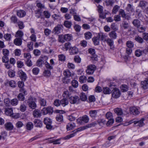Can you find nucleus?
Segmentation results:
<instances>
[{
	"label": "nucleus",
	"mask_w": 148,
	"mask_h": 148,
	"mask_svg": "<svg viewBox=\"0 0 148 148\" xmlns=\"http://www.w3.org/2000/svg\"><path fill=\"white\" fill-rule=\"evenodd\" d=\"M142 87L144 90L147 88L148 87V77L145 79V80L141 82Z\"/></svg>",
	"instance_id": "obj_18"
},
{
	"label": "nucleus",
	"mask_w": 148,
	"mask_h": 148,
	"mask_svg": "<svg viewBox=\"0 0 148 148\" xmlns=\"http://www.w3.org/2000/svg\"><path fill=\"white\" fill-rule=\"evenodd\" d=\"M23 35V33L21 31L18 30L16 33V34L15 35V37H19L20 38H21L22 37Z\"/></svg>",
	"instance_id": "obj_44"
},
{
	"label": "nucleus",
	"mask_w": 148,
	"mask_h": 148,
	"mask_svg": "<svg viewBox=\"0 0 148 148\" xmlns=\"http://www.w3.org/2000/svg\"><path fill=\"white\" fill-rule=\"evenodd\" d=\"M4 102L5 105L9 106L10 105V101L9 98H6L4 99Z\"/></svg>",
	"instance_id": "obj_51"
},
{
	"label": "nucleus",
	"mask_w": 148,
	"mask_h": 148,
	"mask_svg": "<svg viewBox=\"0 0 148 148\" xmlns=\"http://www.w3.org/2000/svg\"><path fill=\"white\" fill-rule=\"evenodd\" d=\"M80 97L82 101H85L87 99V97L86 95L83 93H82L80 94Z\"/></svg>",
	"instance_id": "obj_43"
},
{
	"label": "nucleus",
	"mask_w": 148,
	"mask_h": 148,
	"mask_svg": "<svg viewBox=\"0 0 148 148\" xmlns=\"http://www.w3.org/2000/svg\"><path fill=\"white\" fill-rule=\"evenodd\" d=\"M73 18L74 20L76 21L79 22L81 21L80 17L77 14L74 15Z\"/></svg>",
	"instance_id": "obj_60"
},
{
	"label": "nucleus",
	"mask_w": 148,
	"mask_h": 148,
	"mask_svg": "<svg viewBox=\"0 0 148 148\" xmlns=\"http://www.w3.org/2000/svg\"><path fill=\"white\" fill-rule=\"evenodd\" d=\"M45 64L46 67L47 69H48L49 70H51L53 69V66H52V65H51V64H50L47 62H45Z\"/></svg>",
	"instance_id": "obj_57"
},
{
	"label": "nucleus",
	"mask_w": 148,
	"mask_h": 148,
	"mask_svg": "<svg viewBox=\"0 0 148 148\" xmlns=\"http://www.w3.org/2000/svg\"><path fill=\"white\" fill-rule=\"evenodd\" d=\"M63 74L64 76L67 77H69L71 76V72L68 69L64 70L63 72Z\"/></svg>",
	"instance_id": "obj_35"
},
{
	"label": "nucleus",
	"mask_w": 148,
	"mask_h": 148,
	"mask_svg": "<svg viewBox=\"0 0 148 148\" xmlns=\"http://www.w3.org/2000/svg\"><path fill=\"white\" fill-rule=\"evenodd\" d=\"M90 114L92 117H95L97 114V111L95 110H90Z\"/></svg>",
	"instance_id": "obj_49"
},
{
	"label": "nucleus",
	"mask_w": 148,
	"mask_h": 148,
	"mask_svg": "<svg viewBox=\"0 0 148 148\" xmlns=\"http://www.w3.org/2000/svg\"><path fill=\"white\" fill-rule=\"evenodd\" d=\"M53 112V108L51 106L46 108H44L41 110V114L46 115L47 114H52Z\"/></svg>",
	"instance_id": "obj_6"
},
{
	"label": "nucleus",
	"mask_w": 148,
	"mask_h": 148,
	"mask_svg": "<svg viewBox=\"0 0 148 148\" xmlns=\"http://www.w3.org/2000/svg\"><path fill=\"white\" fill-rule=\"evenodd\" d=\"M126 10L130 13L134 12V9L132 5L130 4H128L127 5Z\"/></svg>",
	"instance_id": "obj_23"
},
{
	"label": "nucleus",
	"mask_w": 148,
	"mask_h": 148,
	"mask_svg": "<svg viewBox=\"0 0 148 148\" xmlns=\"http://www.w3.org/2000/svg\"><path fill=\"white\" fill-rule=\"evenodd\" d=\"M43 13L45 18H49L50 17L51 14L49 11H44Z\"/></svg>",
	"instance_id": "obj_63"
},
{
	"label": "nucleus",
	"mask_w": 148,
	"mask_h": 148,
	"mask_svg": "<svg viewBox=\"0 0 148 148\" xmlns=\"http://www.w3.org/2000/svg\"><path fill=\"white\" fill-rule=\"evenodd\" d=\"M87 80V77L84 75L81 76L79 78V82L81 83L85 82Z\"/></svg>",
	"instance_id": "obj_36"
},
{
	"label": "nucleus",
	"mask_w": 148,
	"mask_h": 148,
	"mask_svg": "<svg viewBox=\"0 0 148 148\" xmlns=\"http://www.w3.org/2000/svg\"><path fill=\"white\" fill-rule=\"evenodd\" d=\"M132 23L133 25L137 27H140V22L138 19H134L133 20Z\"/></svg>",
	"instance_id": "obj_37"
},
{
	"label": "nucleus",
	"mask_w": 148,
	"mask_h": 148,
	"mask_svg": "<svg viewBox=\"0 0 148 148\" xmlns=\"http://www.w3.org/2000/svg\"><path fill=\"white\" fill-rule=\"evenodd\" d=\"M8 74L9 76L11 77H13L15 76L14 71L12 70H9L8 71Z\"/></svg>",
	"instance_id": "obj_52"
},
{
	"label": "nucleus",
	"mask_w": 148,
	"mask_h": 148,
	"mask_svg": "<svg viewBox=\"0 0 148 148\" xmlns=\"http://www.w3.org/2000/svg\"><path fill=\"white\" fill-rule=\"evenodd\" d=\"M79 99L77 96H71L69 97V101L71 104L76 103Z\"/></svg>",
	"instance_id": "obj_12"
},
{
	"label": "nucleus",
	"mask_w": 148,
	"mask_h": 148,
	"mask_svg": "<svg viewBox=\"0 0 148 148\" xmlns=\"http://www.w3.org/2000/svg\"><path fill=\"white\" fill-rule=\"evenodd\" d=\"M143 39L146 41H148V33H144L143 34Z\"/></svg>",
	"instance_id": "obj_64"
},
{
	"label": "nucleus",
	"mask_w": 148,
	"mask_h": 148,
	"mask_svg": "<svg viewBox=\"0 0 148 148\" xmlns=\"http://www.w3.org/2000/svg\"><path fill=\"white\" fill-rule=\"evenodd\" d=\"M51 30L48 28H46L44 30V33L45 36H48L51 33Z\"/></svg>",
	"instance_id": "obj_56"
},
{
	"label": "nucleus",
	"mask_w": 148,
	"mask_h": 148,
	"mask_svg": "<svg viewBox=\"0 0 148 148\" xmlns=\"http://www.w3.org/2000/svg\"><path fill=\"white\" fill-rule=\"evenodd\" d=\"M96 69V66L94 65H90L88 66L86 70V73L88 75L92 74Z\"/></svg>",
	"instance_id": "obj_8"
},
{
	"label": "nucleus",
	"mask_w": 148,
	"mask_h": 148,
	"mask_svg": "<svg viewBox=\"0 0 148 148\" xmlns=\"http://www.w3.org/2000/svg\"><path fill=\"white\" fill-rule=\"evenodd\" d=\"M119 15H121V16L123 18H125L126 19L129 20L130 18V16L129 15H126L125 11L123 9H120L119 11Z\"/></svg>",
	"instance_id": "obj_14"
},
{
	"label": "nucleus",
	"mask_w": 148,
	"mask_h": 148,
	"mask_svg": "<svg viewBox=\"0 0 148 148\" xmlns=\"http://www.w3.org/2000/svg\"><path fill=\"white\" fill-rule=\"evenodd\" d=\"M89 120V118L88 116L85 115L82 117L78 118L77 120V122L79 124H82L84 123H88Z\"/></svg>",
	"instance_id": "obj_4"
},
{
	"label": "nucleus",
	"mask_w": 148,
	"mask_h": 148,
	"mask_svg": "<svg viewBox=\"0 0 148 148\" xmlns=\"http://www.w3.org/2000/svg\"><path fill=\"white\" fill-rule=\"evenodd\" d=\"M69 51L71 54H74L78 52V49L76 47H71L69 49Z\"/></svg>",
	"instance_id": "obj_20"
},
{
	"label": "nucleus",
	"mask_w": 148,
	"mask_h": 148,
	"mask_svg": "<svg viewBox=\"0 0 148 148\" xmlns=\"http://www.w3.org/2000/svg\"><path fill=\"white\" fill-rule=\"evenodd\" d=\"M135 40L140 43L143 42V38L138 36H136L135 37Z\"/></svg>",
	"instance_id": "obj_62"
},
{
	"label": "nucleus",
	"mask_w": 148,
	"mask_h": 148,
	"mask_svg": "<svg viewBox=\"0 0 148 148\" xmlns=\"http://www.w3.org/2000/svg\"><path fill=\"white\" fill-rule=\"evenodd\" d=\"M121 26V27L125 29H127L129 27V25L128 23L124 21L122 22Z\"/></svg>",
	"instance_id": "obj_30"
},
{
	"label": "nucleus",
	"mask_w": 148,
	"mask_h": 148,
	"mask_svg": "<svg viewBox=\"0 0 148 148\" xmlns=\"http://www.w3.org/2000/svg\"><path fill=\"white\" fill-rule=\"evenodd\" d=\"M75 127V124L72 122L69 123L66 125V129L67 130H73Z\"/></svg>",
	"instance_id": "obj_21"
},
{
	"label": "nucleus",
	"mask_w": 148,
	"mask_h": 148,
	"mask_svg": "<svg viewBox=\"0 0 148 148\" xmlns=\"http://www.w3.org/2000/svg\"><path fill=\"white\" fill-rule=\"evenodd\" d=\"M115 112L118 115H121L123 114L122 110L121 108H117L114 109Z\"/></svg>",
	"instance_id": "obj_38"
},
{
	"label": "nucleus",
	"mask_w": 148,
	"mask_h": 148,
	"mask_svg": "<svg viewBox=\"0 0 148 148\" xmlns=\"http://www.w3.org/2000/svg\"><path fill=\"white\" fill-rule=\"evenodd\" d=\"M72 86L74 88H77L78 86V82L75 80H73L72 82Z\"/></svg>",
	"instance_id": "obj_59"
},
{
	"label": "nucleus",
	"mask_w": 148,
	"mask_h": 148,
	"mask_svg": "<svg viewBox=\"0 0 148 148\" xmlns=\"http://www.w3.org/2000/svg\"><path fill=\"white\" fill-rule=\"evenodd\" d=\"M85 38L86 40H88L91 38L92 36V34L90 32H86L84 34Z\"/></svg>",
	"instance_id": "obj_31"
},
{
	"label": "nucleus",
	"mask_w": 148,
	"mask_h": 148,
	"mask_svg": "<svg viewBox=\"0 0 148 148\" xmlns=\"http://www.w3.org/2000/svg\"><path fill=\"white\" fill-rule=\"evenodd\" d=\"M5 113L7 115L11 117L13 112V110L12 108H8L5 109Z\"/></svg>",
	"instance_id": "obj_19"
},
{
	"label": "nucleus",
	"mask_w": 148,
	"mask_h": 148,
	"mask_svg": "<svg viewBox=\"0 0 148 148\" xmlns=\"http://www.w3.org/2000/svg\"><path fill=\"white\" fill-rule=\"evenodd\" d=\"M26 109V106L24 104H21L20 107V110L22 112H25Z\"/></svg>",
	"instance_id": "obj_54"
},
{
	"label": "nucleus",
	"mask_w": 148,
	"mask_h": 148,
	"mask_svg": "<svg viewBox=\"0 0 148 148\" xmlns=\"http://www.w3.org/2000/svg\"><path fill=\"white\" fill-rule=\"evenodd\" d=\"M26 127L27 130H31L33 127V123L31 122H28L26 124Z\"/></svg>",
	"instance_id": "obj_34"
},
{
	"label": "nucleus",
	"mask_w": 148,
	"mask_h": 148,
	"mask_svg": "<svg viewBox=\"0 0 148 148\" xmlns=\"http://www.w3.org/2000/svg\"><path fill=\"white\" fill-rule=\"evenodd\" d=\"M110 37L112 38V39H115L117 37V34L114 31H112L109 34Z\"/></svg>",
	"instance_id": "obj_32"
},
{
	"label": "nucleus",
	"mask_w": 148,
	"mask_h": 148,
	"mask_svg": "<svg viewBox=\"0 0 148 148\" xmlns=\"http://www.w3.org/2000/svg\"><path fill=\"white\" fill-rule=\"evenodd\" d=\"M56 120L59 122H61L63 120V116L62 114L58 115L56 117Z\"/></svg>",
	"instance_id": "obj_45"
},
{
	"label": "nucleus",
	"mask_w": 148,
	"mask_h": 148,
	"mask_svg": "<svg viewBox=\"0 0 148 148\" xmlns=\"http://www.w3.org/2000/svg\"><path fill=\"white\" fill-rule=\"evenodd\" d=\"M71 95V93L68 90L65 91L63 94V97L64 98L67 99Z\"/></svg>",
	"instance_id": "obj_41"
},
{
	"label": "nucleus",
	"mask_w": 148,
	"mask_h": 148,
	"mask_svg": "<svg viewBox=\"0 0 148 148\" xmlns=\"http://www.w3.org/2000/svg\"><path fill=\"white\" fill-rule=\"evenodd\" d=\"M130 111L131 113L134 115L138 114L140 113L138 109L135 107H131L130 108Z\"/></svg>",
	"instance_id": "obj_15"
},
{
	"label": "nucleus",
	"mask_w": 148,
	"mask_h": 148,
	"mask_svg": "<svg viewBox=\"0 0 148 148\" xmlns=\"http://www.w3.org/2000/svg\"><path fill=\"white\" fill-rule=\"evenodd\" d=\"M62 26L61 25H58L55 27L53 30V32L55 34H59L60 33Z\"/></svg>",
	"instance_id": "obj_16"
},
{
	"label": "nucleus",
	"mask_w": 148,
	"mask_h": 148,
	"mask_svg": "<svg viewBox=\"0 0 148 148\" xmlns=\"http://www.w3.org/2000/svg\"><path fill=\"white\" fill-rule=\"evenodd\" d=\"M75 132H73L71 134L67 135L63 138H62V139L64 140L69 139V138L74 137L75 135Z\"/></svg>",
	"instance_id": "obj_42"
},
{
	"label": "nucleus",
	"mask_w": 148,
	"mask_h": 148,
	"mask_svg": "<svg viewBox=\"0 0 148 148\" xmlns=\"http://www.w3.org/2000/svg\"><path fill=\"white\" fill-rule=\"evenodd\" d=\"M62 138H60L55 140L54 138H49V141L50 143H53L54 145L60 144L61 143V140Z\"/></svg>",
	"instance_id": "obj_13"
},
{
	"label": "nucleus",
	"mask_w": 148,
	"mask_h": 148,
	"mask_svg": "<svg viewBox=\"0 0 148 148\" xmlns=\"http://www.w3.org/2000/svg\"><path fill=\"white\" fill-rule=\"evenodd\" d=\"M41 113L38 109H35L33 112V115L34 117H38L41 116Z\"/></svg>",
	"instance_id": "obj_24"
},
{
	"label": "nucleus",
	"mask_w": 148,
	"mask_h": 148,
	"mask_svg": "<svg viewBox=\"0 0 148 148\" xmlns=\"http://www.w3.org/2000/svg\"><path fill=\"white\" fill-rule=\"evenodd\" d=\"M19 91L21 93L18 95L17 98L19 101H23L25 99V95H26V91L23 88H21L20 89Z\"/></svg>",
	"instance_id": "obj_5"
},
{
	"label": "nucleus",
	"mask_w": 148,
	"mask_h": 148,
	"mask_svg": "<svg viewBox=\"0 0 148 148\" xmlns=\"http://www.w3.org/2000/svg\"><path fill=\"white\" fill-rule=\"evenodd\" d=\"M108 85L111 88H113V90H112V97L115 99H117L121 95V92L117 88L112 87V86H115L114 83L110 82V83H109Z\"/></svg>",
	"instance_id": "obj_1"
},
{
	"label": "nucleus",
	"mask_w": 148,
	"mask_h": 148,
	"mask_svg": "<svg viewBox=\"0 0 148 148\" xmlns=\"http://www.w3.org/2000/svg\"><path fill=\"white\" fill-rule=\"evenodd\" d=\"M24 124L23 122L20 121H17L16 124V127L18 128L21 127Z\"/></svg>",
	"instance_id": "obj_46"
},
{
	"label": "nucleus",
	"mask_w": 148,
	"mask_h": 148,
	"mask_svg": "<svg viewBox=\"0 0 148 148\" xmlns=\"http://www.w3.org/2000/svg\"><path fill=\"white\" fill-rule=\"evenodd\" d=\"M44 75L46 77H49L51 75V73L50 71L45 70L43 72Z\"/></svg>",
	"instance_id": "obj_61"
},
{
	"label": "nucleus",
	"mask_w": 148,
	"mask_h": 148,
	"mask_svg": "<svg viewBox=\"0 0 148 148\" xmlns=\"http://www.w3.org/2000/svg\"><path fill=\"white\" fill-rule=\"evenodd\" d=\"M72 34H65L64 35H59L58 36V40L59 42L64 43L65 40L69 41L72 39Z\"/></svg>",
	"instance_id": "obj_2"
},
{
	"label": "nucleus",
	"mask_w": 148,
	"mask_h": 148,
	"mask_svg": "<svg viewBox=\"0 0 148 148\" xmlns=\"http://www.w3.org/2000/svg\"><path fill=\"white\" fill-rule=\"evenodd\" d=\"M105 42H106L108 45L110 46H112L114 45V41L112 39L108 38Z\"/></svg>",
	"instance_id": "obj_39"
},
{
	"label": "nucleus",
	"mask_w": 148,
	"mask_h": 148,
	"mask_svg": "<svg viewBox=\"0 0 148 148\" xmlns=\"http://www.w3.org/2000/svg\"><path fill=\"white\" fill-rule=\"evenodd\" d=\"M60 103L63 106H65L69 103V101L67 99L64 98L60 101Z\"/></svg>",
	"instance_id": "obj_27"
},
{
	"label": "nucleus",
	"mask_w": 148,
	"mask_h": 148,
	"mask_svg": "<svg viewBox=\"0 0 148 148\" xmlns=\"http://www.w3.org/2000/svg\"><path fill=\"white\" fill-rule=\"evenodd\" d=\"M9 85L12 87H15L16 85V82L14 80H12L10 81L9 82Z\"/></svg>",
	"instance_id": "obj_48"
},
{
	"label": "nucleus",
	"mask_w": 148,
	"mask_h": 148,
	"mask_svg": "<svg viewBox=\"0 0 148 148\" xmlns=\"http://www.w3.org/2000/svg\"><path fill=\"white\" fill-rule=\"evenodd\" d=\"M44 122L46 125V127L48 129H51L52 126L51 125L52 123V120L49 118L46 117L44 119Z\"/></svg>",
	"instance_id": "obj_7"
},
{
	"label": "nucleus",
	"mask_w": 148,
	"mask_h": 148,
	"mask_svg": "<svg viewBox=\"0 0 148 148\" xmlns=\"http://www.w3.org/2000/svg\"><path fill=\"white\" fill-rule=\"evenodd\" d=\"M22 42V39L20 38H16L14 41V43L16 46H20Z\"/></svg>",
	"instance_id": "obj_25"
},
{
	"label": "nucleus",
	"mask_w": 148,
	"mask_h": 148,
	"mask_svg": "<svg viewBox=\"0 0 148 148\" xmlns=\"http://www.w3.org/2000/svg\"><path fill=\"white\" fill-rule=\"evenodd\" d=\"M120 7L117 5L115 6L113 8L112 12L113 14H116L118 12L119 9Z\"/></svg>",
	"instance_id": "obj_47"
},
{
	"label": "nucleus",
	"mask_w": 148,
	"mask_h": 148,
	"mask_svg": "<svg viewBox=\"0 0 148 148\" xmlns=\"http://www.w3.org/2000/svg\"><path fill=\"white\" fill-rule=\"evenodd\" d=\"M36 99L33 97H29L27 101L29 106L32 109H34L36 107V104L35 102Z\"/></svg>",
	"instance_id": "obj_3"
},
{
	"label": "nucleus",
	"mask_w": 148,
	"mask_h": 148,
	"mask_svg": "<svg viewBox=\"0 0 148 148\" xmlns=\"http://www.w3.org/2000/svg\"><path fill=\"white\" fill-rule=\"evenodd\" d=\"M92 40L95 45H98L99 43L100 40L97 35V36L93 37Z\"/></svg>",
	"instance_id": "obj_22"
},
{
	"label": "nucleus",
	"mask_w": 148,
	"mask_h": 148,
	"mask_svg": "<svg viewBox=\"0 0 148 148\" xmlns=\"http://www.w3.org/2000/svg\"><path fill=\"white\" fill-rule=\"evenodd\" d=\"M17 16L20 17H22L24 16L25 14V12L23 10H19L17 12Z\"/></svg>",
	"instance_id": "obj_26"
},
{
	"label": "nucleus",
	"mask_w": 148,
	"mask_h": 148,
	"mask_svg": "<svg viewBox=\"0 0 148 148\" xmlns=\"http://www.w3.org/2000/svg\"><path fill=\"white\" fill-rule=\"evenodd\" d=\"M5 127L6 130H11L14 128L13 124L10 122H8L6 123L4 125Z\"/></svg>",
	"instance_id": "obj_17"
},
{
	"label": "nucleus",
	"mask_w": 148,
	"mask_h": 148,
	"mask_svg": "<svg viewBox=\"0 0 148 148\" xmlns=\"http://www.w3.org/2000/svg\"><path fill=\"white\" fill-rule=\"evenodd\" d=\"M144 120V119L143 118H142L139 121H136L137 122V124H138V125L139 126V127H142L144 125V123H143V121Z\"/></svg>",
	"instance_id": "obj_55"
},
{
	"label": "nucleus",
	"mask_w": 148,
	"mask_h": 148,
	"mask_svg": "<svg viewBox=\"0 0 148 148\" xmlns=\"http://www.w3.org/2000/svg\"><path fill=\"white\" fill-rule=\"evenodd\" d=\"M97 35L100 40L101 41L105 42L107 40L106 38L107 37V36L106 34H105L102 32H100L98 33Z\"/></svg>",
	"instance_id": "obj_10"
},
{
	"label": "nucleus",
	"mask_w": 148,
	"mask_h": 148,
	"mask_svg": "<svg viewBox=\"0 0 148 148\" xmlns=\"http://www.w3.org/2000/svg\"><path fill=\"white\" fill-rule=\"evenodd\" d=\"M120 88L122 92H125L127 91L128 88L127 85L123 84L121 85Z\"/></svg>",
	"instance_id": "obj_33"
},
{
	"label": "nucleus",
	"mask_w": 148,
	"mask_h": 148,
	"mask_svg": "<svg viewBox=\"0 0 148 148\" xmlns=\"http://www.w3.org/2000/svg\"><path fill=\"white\" fill-rule=\"evenodd\" d=\"M81 27V26L78 24H75L74 26V28L76 32H79L80 31Z\"/></svg>",
	"instance_id": "obj_50"
},
{
	"label": "nucleus",
	"mask_w": 148,
	"mask_h": 148,
	"mask_svg": "<svg viewBox=\"0 0 148 148\" xmlns=\"http://www.w3.org/2000/svg\"><path fill=\"white\" fill-rule=\"evenodd\" d=\"M11 37V34H4V38L6 40H10Z\"/></svg>",
	"instance_id": "obj_53"
},
{
	"label": "nucleus",
	"mask_w": 148,
	"mask_h": 148,
	"mask_svg": "<svg viewBox=\"0 0 148 148\" xmlns=\"http://www.w3.org/2000/svg\"><path fill=\"white\" fill-rule=\"evenodd\" d=\"M18 103V101L17 99L14 98L12 99L10 101V105L13 106L17 105Z\"/></svg>",
	"instance_id": "obj_40"
},
{
	"label": "nucleus",
	"mask_w": 148,
	"mask_h": 148,
	"mask_svg": "<svg viewBox=\"0 0 148 148\" xmlns=\"http://www.w3.org/2000/svg\"><path fill=\"white\" fill-rule=\"evenodd\" d=\"M103 92L105 94H109L111 92V90L108 87H104L102 89Z\"/></svg>",
	"instance_id": "obj_29"
},
{
	"label": "nucleus",
	"mask_w": 148,
	"mask_h": 148,
	"mask_svg": "<svg viewBox=\"0 0 148 148\" xmlns=\"http://www.w3.org/2000/svg\"><path fill=\"white\" fill-rule=\"evenodd\" d=\"M18 73L19 76L22 80L25 81L26 80L27 77L25 73L20 70L18 71Z\"/></svg>",
	"instance_id": "obj_9"
},
{
	"label": "nucleus",
	"mask_w": 148,
	"mask_h": 148,
	"mask_svg": "<svg viewBox=\"0 0 148 148\" xmlns=\"http://www.w3.org/2000/svg\"><path fill=\"white\" fill-rule=\"evenodd\" d=\"M64 25L66 27L70 28L72 25V23L71 21H65L64 22Z\"/></svg>",
	"instance_id": "obj_28"
},
{
	"label": "nucleus",
	"mask_w": 148,
	"mask_h": 148,
	"mask_svg": "<svg viewBox=\"0 0 148 148\" xmlns=\"http://www.w3.org/2000/svg\"><path fill=\"white\" fill-rule=\"evenodd\" d=\"M59 60L62 62H64L65 60V57L63 54H61L58 56Z\"/></svg>",
	"instance_id": "obj_58"
},
{
	"label": "nucleus",
	"mask_w": 148,
	"mask_h": 148,
	"mask_svg": "<svg viewBox=\"0 0 148 148\" xmlns=\"http://www.w3.org/2000/svg\"><path fill=\"white\" fill-rule=\"evenodd\" d=\"M34 123L35 127H41L42 126V122L40 120L35 119L34 121Z\"/></svg>",
	"instance_id": "obj_11"
}]
</instances>
